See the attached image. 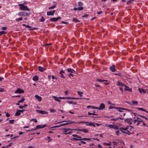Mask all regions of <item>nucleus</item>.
I'll use <instances>...</instances> for the list:
<instances>
[{
    "label": "nucleus",
    "instance_id": "obj_1",
    "mask_svg": "<svg viewBox=\"0 0 148 148\" xmlns=\"http://www.w3.org/2000/svg\"><path fill=\"white\" fill-rule=\"evenodd\" d=\"M24 4L25 3L19 4V6L20 7L19 8V9H20L21 10H22L29 11V9L27 8V6L24 5Z\"/></svg>",
    "mask_w": 148,
    "mask_h": 148
},
{
    "label": "nucleus",
    "instance_id": "obj_2",
    "mask_svg": "<svg viewBox=\"0 0 148 148\" xmlns=\"http://www.w3.org/2000/svg\"><path fill=\"white\" fill-rule=\"evenodd\" d=\"M64 122H68L60 124V126H64L68 125L69 124H71L72 123H75L74 121L69 120V121H61L60 122H58V123H60Z\"/></svg>",
    "mask_w": 148,
    "mask_h": 148
},
{
    "label": "nucleus",
    "instance_id": "obj_3",
    "mask_svg": "<svg viewBox=\"0 0 148 148\" xmlns=\"http://www.w3.org/2000/svg\"><path fill=\"white\" fill-rule=\"evenodd\" d=\"M97 81L99 82H103V84L106 85H108L109 83V82H108V81L107 80L98 79H97Z\"/></svg>",
    "mask_w": 148,
    "mask_h": 148
},
{
    "label": "nucleus",
    "instance_id": "obj_4",
    "mask_svg": "<svg viewBox=\"0 0 148 148\" xmlns=\"http://www.w3.org/2000/svg\"><path fill=\"white\" fill-rule=\"evenodd\" d=\"M29 15V13L25 12H22L18 13V15L20 16H28Z\"/></svg>",
    "mask_w": 148,
    "mask_h": 148
},
{
    "label": "nucleus",
    "instance_id": "obj_5",
    "mask_svg": "<svg viewBox=\"0 0 148 148\" xmlns=\"http://www.w3.org/2000/svg\"><path fill=\"white\" fill-rule=\"evenodd\" d=\"M24 91L20 88H17V89L14 92L15 93L21 94L24 93Z\"/></svg>",
    "mask_w": 148,
    "mask_h": 148
},
{
    "label": "nucleus",
    "instance_id": "obj_6",
    "mask_svg": "<svg viewBox=\"0 0 148 148\" xmlns=\"http://www.w3.org/2000/svg\"><path fill=\"white\" fill-rule=\"evenodd\" d=\"M47 126V125L46 124H44L42 125H37L35 127V129L37 130L39 129H40L42 128H43Z\"/></svg>",
    "mask_w": 148,
    "mask_h": 148
},
{
    "label": "nucleus",
    "instance_id": "obj_7",
    "mask_svg": "<svg viewBox=\"0 0 148 148\" xmlns=\"http://www.w3.org/2000/svg\"><path fill=\"white\" fill-rule=\"evenodd\" d=\"M36 111L41 114H47L48 113V112L44 110H36Z\"/></svg>",
    "mask_w": 148,
    "mask_h": 148
},
{
    "label": "nucleus",
    "instance_id": "obj_8",
    "mask_svg": "<svg viewBox=\"0 0 148 148\" xmlns=\"http://www.w3.org/2000/svg\"><path fill=\"white\" fill-rule=\"evenodd\" d=\"M105 107L104 104L103 103H101L100 104L99 107H98L99 110H103L105 108Z\"/></svg>",
    "mask_w": 148,
    "mask_h": 148
},
{
    "label": "nucleus",
    "instance_id": "obj_9",
    "mask_svg": "<svg viewBox=\"0 0 148 148\" xmlns=\"http://www.w3.org/2000/svg\"><path fill=\"white\" fill-rule=\"evenodd\" d=\"M56 10H55L50 11L47 12V16H53Z\"/></svg>",
    "mask_w": 148,
    "mask_h": 148
},
{
    "label": "nucleus",
    "instance_id": "obj_10",
    "mask_svg": "<svg viewBox=\"0 0 148 148\" xmlns=\"http://www.w3.org/2000/svg\"><path fill=\"white\" fill-rule=\"evenodd\" d=\"M61 19V17L60 16H59L57 18H51L49 20L52 21H57L58 20Z\"/></svg>",
    "mask_w": 148,
    "mask_h": 148
},
{
    "label": "nucleus",
    "instance_id": "obj_11",
    "mask_svg": "<svg viewBox=\"0 0 148 148\" xmlns=\"http://www.w3.org/2000/svg\"><path fill=\"white\" fill-rule=\"evenodd\" d=\"M110 69L113 72L116 71V69L115 68V66L114 65H112V66L110 67Z\"/></svg>",
    "mask_w": 148,
    "mask_h": 148
},
{
    "label": "nucleus",
    "instance_id": "obj_12",
    "mask_svg": "<svg viewBox=\"0 0 148 148\" xmlns=\"http://www.w3.org/2000/svg\"><path fill=\"white\" fill-rule=\"evenodd\" d=\"M89 123V125H90V126H93L94 127H95V124H94V123H92V122H87L86 121H82L81 122H79L78 123Z\"/></svg>",
    "mask_w": 148,
    "mask_h": 148
},
{
    "label": "nucleus",
    "instance_id": "obj_13",
    "mask_svg": "<svg viewBox=\"0 0 148 148\" xmlns=\"http://www.w3.org/2000/svg\"><path fill=\"white\" fill-rule=\"evenodd\" d=\"M67 71L68 72H71L72 73H76V71L75 70L71 68L68 69Z\"/></svg>",
    "mask_w": 148,
    "mask_h": 148
},
{
    "label": "nucleus",
    "instance_id": "obj_14",
    "mask_svg": "<svg viewBox=\"0 0 148 148\" xmlns=\"http://www.w3.org/2000/svg\"><path fill=\"white\" fill-rule=\"evenodd\" d=\"M138 90L139 92L141 93H142L143 92L144 94H145L146 92V91L143 88H139Z\"/></svg>",
    "mask_w": 148,
    "mask_h": 148
},
{
    "label": "nucleus",
    "instance_id": "obj_15",
    "mask_svg": "<svg viewBox=\"0 0 148 148\" xmlns=\"http://www.w3.org/2000/svg\"><path fill=\"white\" fill-rule=\"evenodd\" d=\"M116 85L117 86H123L124 85V84L118 81L117 82Z\"/></svg>",
    "mask_w": 148,
    "mask_h": 148
},
{
    "label": "nucleus",
    "instance_id": "obj_16",
    "mask_svg": "<svg viewBox=\"0 0 148 148\" xmlns=\"http://www.w3.org/2000/svg\"><path fill=\"white\" fill-rule=\"evenodd\" d=\"M32 80L35 82L38 81V76L37 75L34 76L33 77Z\"/></svg>",
    "mask_w": 148,
    "mask_h": 148
},
{
    "label": "nucleus",
    "instance_id": "obj_17",
    "mask_svg": "<svg viewBox=\"0 0 148 148\" xmlns=\"http://www.w3.org/2000/svg\"><path fill=\"white\" fill-rule=\"evenodd\" d=\"M35 97L39 101H41L42 98L41 97L37 95H35Z\"/></svg>",
    "mask_w": 148,
    "mask_h": 148
},
{
    "label": "nucleus",
    "instance_id": "obj_18",
    "mask_svg": "<svg viewBox=\"0 0 148 148\" xmlns=\"http://www.w3.org/2000/svg\"><path fill=\"white\" fill-rule=\"evenodd\" d=\"M84 9L83 7H79L78 8H75L73 10H78L80 11Z\"/></svg>",
    "mask_w": 148,
    "mask_h": 148
},
{
    "label": "nucleus",
    "instance_id": "obj_19",
    "mask_svg": "<svg viewBox=\"0 0 148 148\" xmlns=\"http://www.w3.org/2000/svg\"><path fill=\"white\" fill-rule=\"evenodd\" d=\"M119 119H120L121 120H123V118L118 117L117 118H116L112 119H111V121H116L117 120H118Z\"/></svg>",
    "mask_w": 148,
    "mask_h": 148
},
{
    "label": "nucleus",
    "instance_id": "obj_20",
    "mask_svg": "<svg viewBox=\"0 0 148 148\" xmlns=\"http://www.w3.org/2000/svg\"><path fill=\"white\" fill-rule=\"evenodd\" d=\"M67 102L68 103L72 104L75 105L77 104V103L76 102H73V101H67Z\"/></svg>",
    "mask_w": 148,
    "mask_h": 148
},
{
    "label": "nucleus",
    "instance_id": "obj_21",
    "mask_svg": "<svg viewBox=\"0 0 148 148\" xmlns=\"http://www.w3.org/2000/svg\"><path fill=\"white\" fill-rule=\"evenodd\" d=\"M136 109H137L138 110H142V111H144V112H146L148 113V112H147V111H146L143 108L137 107V108H136Z\"/></svg>",
    "mask_w": 148,
    "mask_h": 148
},
{
    "label": "nucleus",
    "instance_id": "obj_22",
    "mask_svg": "<svg viewBox=\"0 0 148 148\" xmlns=\"http://www.w3.org/2000/svg\"><path fill=\"white\" fill-rule=\"evenodd\" d=\"M63 130H64V133H66L68 132L69 130H73V129H71L70 128H68V129H66L65 128L63 129Z\"/></svg>",
    "mask_w": 148,
    "mask_h": 148
},
{
    "label": "nucleus",
    "instance_id": "obj_23",
    "mask_svg": "<svg viewBox=\"0 0 148 148\" xmlns=\"http://www.w3.org/2000/svg\"><path fill=\"white\" fill-rule=\"evenodd\" d=\"M19 110H17L15 114V116H19L21 114V113L19 111Z\"/></svg>",
    "mask_w": 148,
    "mask_h": 148
},
{
    "label": "nucleus",
    "instance_id": "obj_24",
    "mask_svg": "<svg viewBox=\"0 0 148 148\" xmlns=\"http://www.w3.org/2000/svg\"><path fill=\"white\" fill-rule=\"evenodd\" d=\"M66 99H80V98H74V97H67L66 98Z\"/></svg>",
    "mask_w": 148,
    "mask_h": 148
},
{
    "label": "nucleus",
    "instance_id": "obj_25",
    "mask_svg": "<svg viewBox=\"0 0 148 148\" xmlns=\"http://www.w3.org/2000/svg\"><path fill=\"white\" fill-rule=\"evenodd\" d=\"M38 70L41 72H43L44 70H45V69L42 68V67L39 66L38 67Z\"/></svg>",
    "mask_w": 148,
    "mask_h": 148
},
{
    "label": "nucleus",
    "instance_id": "obj_26",
    "mask_svg": "<svg viewBox=\"0 0 148 148\" xmlns=\"http://www.w3.org/2000/svg\"><path fill=\"white\" fill-rule=\"evenodd\" d=\"M72 136L74 137H75L77 139H82V137L81 136H79L76 134H73Z\"/></svg>",
    "mask_w": 148,
    "mask_h": 148
},
{
    "label": "nucleus",
    "instance_id": "obj_27",
    "mask_svg": "<svg viewBox=\"0 0 148 148\" xmlns=\"http://www.w3.org/2000/svg\"><path fill=\"white\" fill-rule=\"evenodd\" d=\"M131 120V119H126L125 120V123H130V121Z\"/></svg>",
    "mask_w": 148,
    "mask_h": 148
},
{
    "label": "nucleus",
    "instance_id": "obj_28",
    "mask_svg": "<svg viewBox=\"0 0 148 148\" xmlns=\"http://www.w3.org/2000/svg\"><path fill=\"white\" fill-rule=\"evenodd\" d=\"M78 5L79 7H83V3L81 1H79L78 2Z\"/></svg>",
    "mask_w": 148,
    "mask_h": 148
},
{
    "label": "nucleus",
    "instance_id": "obj_29",
    "mask_svg": "<svg viewBox=\"0 0 148 148\" xmlns=\"http://www.w3.org/2000/svg\"><path fill=\"white\" fill-rule=\"evenodd\" d=\"M106 125L107 127H109L110 128H113L114 126V125L111 124Z\"/></svg>",
    "mask_w": 148,
    "mask_h": 148
},
{
    "label": "nucleus",
    "instance_id": "obj_30",
    "mask_svg": "<svg viewBox=\"0 0 148 148\" xmlns=\"http://www.w3.org/2000/svg\"><path fill=\"white\" fill-rule=\"evenodd\" d=\"M132 105H137L138 104V102L137 101H132Z\"/></svg>",
    "mask_w": 148,
    "mask_h": 148
},
{
    "label": "nucleus",
    "instance_id": "obj_31",
    "mask_svg": "<svg viewBox=\"0 0 148 148\" xmlns=\"http://www.w3.org/2000/svg\"><path fill=\"white\" fill-rule=\"evenodd\" d=\"M25 100V98L23 97L21 100H19L18 101V102L19 103H22Z\"/></svg>",
    "mask_w": 148,
    "mask_h": 148
},
{
    "label": "nucleus",
    "instance_id": "obj_32",
    "mask_svg": "<svg viewBox=\"0 0 148 148\" xmlns=\"http://www.w3.org/2000/svg\"><path fill=\"white\" fill-rule=\"evenodd\" d=\"M81 139V140H90V141H92L91 140V138H82V139Z\"/></svg>",
    "mask_w": 148,
    "mask_h": 148
},
{
    "label": "nucleus",
    "instance_id": "obj_33",
    "mask_svg": "<svg viewBox=\"0 0 148 148\" xmlns=\"http://www.w3.org/2000/svg\"><path fill=\"white\" fill-rule=\"evenodd\" d=\"M120 108L117 107H112V106H110L109 107V109H112V108H115V109H120Z\"/></svg>",
    "mask_w": 148,
    "mask_h": 148
},
{
    "label": "nucleus",
    "instance_id": "obj_34",
    "mask_svg": "<svg viewBox=\"0 0 148 148\" xmlns=\"http://www.w3.org/2000/svg\"><path fill=\"white\" fill-rule=\"evenodd\" d=\"M77 92L78 93V95L80 96V97H82V94L83 93V92H82L79 91H77Z\"/></svg>",
    "mask_w": 148,
    "mask_h": 148
},
{
    "label": "nucleus",
    "instance_id": "obj_35",
    "mask_svg": "<svg viewBox=\"0 0 148 148\" xmlns=\"http://www.w3.org/2000/svg\"><path fill=\"white\" fill-rule=\"evenodd\" d=\"M88 130H87L84 129H82V131L85 133H87L88 132Z\"/></svg>",
    "mask_w": 148,
    "mask_h": 148
},
{
    "label": "nucleus",
    "instance_id": "obj_36",
    "mask_svg": "<svg viewBox=\"0 0 148 148\" xmlns=\"http://www.w3.org/2000/svg\"><path fill=\"white\" fill-rule=\"evenodd\" d=\"M71 140H74V141H75V140H76V141H77V140H81V139H77V138H73L71 139Z\"/></svg>",
    "mask_w": 148,
    "mask_h": 148
},
{
    "label": "nucleus",
    "instance_id": "obj_37",
    "mask_svg": "<svg viewBox=\"0 0 148 148\" xmlns=\"http://www.w3.org/2000/svg\"><path fill=\"white\" fill-rule=\"evenodd\" d=\"M124 86L125 87V90L126 91H128L129 88L128 86L125 85V84L124 85Z\"/></svg>",
    "mask_w": 148,
    "mask_h": 148
},
{
    "label": "nucleus",
    "instance_id": "obj_38",
    "mask_svg": "<svg viewBox=\"0 0 148 148\" xmlns=\"http://www.w3.org/2000/svg\"><path fill=\"white\" fill-rule=\"evenodd\" d=\"M7 32L4 31H0V35H2L3 34H6Z\"/></svg>",
    "mask_w": 148,
    "mask_h": 148
},
{
    "label": "nucleus",
    "instance_id": "obj_39",
    "mask_svg": "<svg viewBox=\"0 0 148 148\" xmlns=\"http://www.w3.org/2000/svg\"><path fill=\"white\" fill-rule=\"evenodd\" d=\"M114 74L115 75H118L119 76H122V74L120 73V72H119L118 73H114Z\"/></svg>",
    "mask_w": 148,
    "mask_h": 148
},
{
    "label": "nucleus",
    "instance_id": "obj_40",
    "mask_svg": "<svg viewBox=\"0 0 148 148\" xmlns=\"http://www.w3.org/2000/svg\"><path fill=\"white\" fill-rule=\"evenodd\" d=\"M45 20V18L43 16H42L41 18L39 19L40 21L41 22L44 21Z\"/></svg>",
    "mask_w": 148,
    "mask_h": 148
},
{
    "label": "nucleus",
    "instance_id": "obj_41",
    "mask_svg": "<svg viewBox=\"0 0 148 148\" xmlns=\"http://www.w3.org/2000/svg\"><path fill=\"white\" fill-rule=\"evenodd\" d=\"M125 134L129 135H130L131 134V133L130 132V131L129 130V129H127V130L126 131Z\"/></svg>",
    "mask_w": 148,
    "mask_h": 148
},
{
    "label": "nucleus",
    "instance_id": "obj_42",
    "mask_svg": "<svg viewBox=\"0 0 148 148\" xmlns=\"http://www.w3.org/2000/svg\"><path fill=\"white\" fill-rule=\"evenodd\" d=\"M27 105L25 104L24 106H19V108L20 109H22L23 108H24L25 107H27Z\"/></svg>",
    "mask_w": 148,
    "mask_h": 148
},
{
    "label": "nucleus",
    "instance_id": "obj_43",
    "mask_svg": "<svg viewBox=\"0 0 148 148\" xmlns=\"http://www.w3.org/2000/svg\"><path fill=\"white\" fill-rule=\"evenodd\" d=\"M120 108V109H121V110H127V111H132V110H130V109H126L125 108Z\"/></svg>",
    "mask_w": 148,
    "mask_h": 148
},
{
    "label": "nucleus",
    "instance_id": "obj_44",
    "mask_svg": "<svg viewBox=\"0 0 148 148\" xmlns=\"http://www.w3.org/2000/svg\"><path fill=\"white\" fill-rule=\"evenodd\" d=\"M15 120L14 119L11 120L9 121V123L12 124L14 123Z\"/></svg>",
    "mask_w": 148,
    "mask_h": 148
},
{
    "label": "nucleus",
    "instance_id": "obj_45",
    "mask_svg": "<svg viewBox=\"0 0 148 148\" xmlns=\"http://www.w3.org/2000/svg\"><path fill=\"white\" fill-rule=\"evenodd\" d=\"M60 76L61 77L64 78H66L65 77H64V75L62 74V73L60 72Z\"/></svg>",
    "mask_w": 148,
    "mask_h": 148
},
{
    "label": "nucleus",
    "instance_id": "obj_46",
    "mask_svg": "<svg viewBox=\"0 0 148 148\" xmlns=\"http://www.w3.org/2000/svg\"><path fill=\"white\" fill-rule=\"evenodd\" d=\"M56 7V5H55L53 6H52L49 7V10L52 9H53L54 8H55Z\"/></svg>",
    "mask_w": 148,
    "mask_h": 148
},
{
    "label": "nucleus",
    "instance_id": "obj_47",
    "mask_svg": "<svg viewBox=\"0 0 148 148\" xmlns=\"http://www.w3.org/2000/svg\"><path fill=\"white\" fill-rule=\"evenodd\" d=\"M133 1V0H130L128 1L127 2V4H130L132 3V1Z\"/></svg>",
    "mask_w": 148,
    "mask_h": 148
},
{
    "label": "nucleus",
    "instance_id": "obj_48",
    "mask_svg": "<svg viewBox=\"0 0 148 148\" xmlns=\"http://www.w3.org/2000/svg\"><path fill=\"white\" fill-rule=\"evenodd\" d=\"M131 121L132 123H135L137 121V119H131Z\"/></svg>",
    "mask_w": 148,
    "mask_h": 148
},
{
    "label": "nucleus",
    "instance_id": "obj_49",
    "mask_svg": "<svg viewBox=\"0 0 148 148\" xmlns=\"http://www.w3.org/2000/svg\"><path fill=\"white\" fill-rule=\"evenodd\" d=\"M129 128H130V127H129V126H127L125 128L123 127V130H125L126 131V130H127V129H129Z\"/></svg>",
    "mask_w": 148,
    "mask_h": 148
},
{
    "label": "nucleus",
    "instance_id": "obj_50",
    "mask_svg": "<svg viewBox=\"0 0 148 148\" xmlns=\"http://www.w3.org/2000/svg\"><path fill=\"white\" fill-rule=\"evenodd\" d=\"M113 128L115 130H118L119 129V127L116 125H114V127Z\"/></svg>",
    "mask_w": 148,
    "mask_h": 148
},
{
    "label": "nucleus",
    "instance_id": "obj_51",
    "mask_svg": "<svg viewBox=\"0 0 148 148\" xmlns=\"http://www.w3.org/2000/svg\"><path fill=\"white\" fill-rule=\"evenodd\" d=\"M73 21L76 22H79V20L77 19H76L75 18H73Z\"/></svg>",
    "mask_w": 148,
    "mask_h": 148
},
{
    "label": "nucleus",
    "instance_id": "obj_52",
    "mask_svg": "<svg viewBox=\"0 0 148 148\" xmlns=\"http://www.w3.org/2000/svg\"><path fill=\"white\" fill-rule=\"evenodd\" d=\"M50 111L51 112H56V110L54 109H50Z\"/></svg>",
    "mask_w": 148,
    "mask_h": 148
},
{
    "label": "nucleus",
    "instance_id": "obj_53",
    "mask_svg": "<svg viewBox=\"0 0 148 148\" xmlns=\"http://www.w3.org/2000/svg\"><path fill=\"white\" fill-rule=\"evenodd\" d=\"M23 18L22 17H20L19 18H16V20L17 21H20L22 20Z\"/></svg>",
    "mask_w": 148,
    "mask_h": 148
},
{
    "label": "nucleus",
    "instance_id": "obj_54",
    "mask_svg": "<svg viewBox=\"0 0 148 148\" xmlns=\"http://www.w3.org/2000/svg\"><path fill=\"white\" fill-rule=\"evenodd\" d=\"M53 97L54 99L56 101H57L58 100V97L55 96H53Z\"/></svg>",
    "mask_w": 148,
    "mask_h": 148
},
{
    "label": "nucleus",
    "instance_id": "obj_55",
    "mask_svg": "<svg viewBox=\"0 0 148 148\" xmlns=\"http://www.w3.org/2000/svg\"><path fill=\"white\" fill-rule=\"evenodd\" d=\"M61 127V126H60V125H59L55 126L54 127H51V128H58V127Z\"/></svg>",
    "mask_w": 148,
    "mask_h": 148
},
{
    "label": "nucleus",
    "instance_id": "obj_56",
    "mask_svg": "<svg viewBox=\"0 0 148 148\" xmlns=\"http://www.w3.org/2000/svg\"><path fill=\"white\" fill-rule=\"evenodd\" d=\"M73 130H75L77 131H82V129H73Z\"/></svg>",
    "mask_w": 148,
    "mask_h": 148
},
{
    "label": "nucleus",
    "instance_id": "obj_57",
    "mask_svg": "<svg viewBox=\"0 0 148 148\" xmlns=\"http://www.w3.org/2000/svg\"><path fill=\"white\" fill-rule=\"evenodd\" d=\"M67 61L69 63H71L72 62V60L70 58H68L67 59Z\"/></svg>",
    "mask_w": 148,
    "mask_h": 148
},
{
    "label": "nucleus",
    "instance_id": "obj_58",
    "mask_svg": "<svg viewBox=\"0 0 148 148\" xmlns=\"http://www.w3.org/2000/svg\"><path fill=\"white\" fill-rule=\"evenodd\" d=\"M104 145H111V142H110V143H104Z\"/></svg>",
    "mask_w": 148,
    "mask_h": 148
},
{
    "label": "nucleus",
    "instance_id": "obj_59",
    "mask_svg": "<svg viewBox=\"0 0 148 148\" xmlns=\"http://www.w3.org/2000/svg\"><path fill=\"white\" fill-rule=\"evenodd\" d=\"M5 90L4 88H0V92H4L5 91Z\"/></svg>",
    "mask_w": 148,
    "mask_h": 148
},
{
    "label": "nucleus",
    "instance_id": "obj_60",
    "mask_svg": "<svg viewBox=\"0 0 148 148\" xmlns=\"http://www.w3.org/2000/svg\"><path fill=\"white\" fill-rule=\"evenodd\" d=\"M31 121H34L36 123L37 122V121L36 119H32Z\"/></svg>",
    "mask_w": 148,
    "mask_h": 148
},
{
    "label": "nucleus",
    "instance_id": "obj_61",
    "mask_svg": "<svg viewBox=\"0 0 148 148\" xmlns=\"http://www.w3.org/2000/svg\"><path fill=\"white\" fill-rule=\"evenodd\" d=\"M115 134L117 136H119L120 135L119 131H116L115 132Z\"/></svg>",
    "mask_w": 148,
    "mask_h": 148
},
{
    "label": "nucleus",
    "instance_id": "obj_62",
    "mask_svg": "<svg viewBox=\"0 0 148 148\" xmlns=\"http://www.w3.org/2000/svg\"><path fill=\"white\" fill-rule=\"evenodd\" d=\"M93 112L92 113V115H98L97 114H95V111H92Z\"/></svg>",
    "mask_w": 148,
    "mask_h": 148
},
{
    "label": "nucleus",
    "instance_id": "obj_63",
    "mask_svg": "<svg viewBox=\"0 0 148 148\" xmlns=\"http://www.w3.org/2000/svg\"><path fill=\"white\" fill-rule=\"evenodd\" d=\"M92 108H94V109H96L99 110L98 107H95V106H92Z\"/></svg>",
    "mask_w": 148,
    "mask_h": 148
},
{
    "label": "nucleus",
    "instance_id": "obj_64",
    "mask_svg": "<svg viewBox=\"0 0 148 148\" xmlns=\"http://www.w3.org/2000/svg\"><path fill=\"white\" fill-rule=\"evenodd\" d=\"M119 89L121 91L122 93L123 92V88L121 87H119Z\"/></svg>",
    "mask_w": 148,
    "mask_h": 148
}]
</instances>
